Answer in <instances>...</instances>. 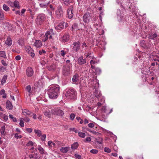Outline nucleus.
Returning <instances> with one entry per match:
<instances>
[{
    "label": "nucleus",
    "mask_w": 159,
    "mask_h": 159,
    "mask_svg": "<svg viewBox=\"0 0 159 159\" xmlns=\"http://www.w3.org/2000/svg\"><path fill=\"white\" fill-rule=\"evenodd\" d=\"M64 4L66 6H68L70 5V0H62Z\"/></svg>",
    "instance_id": "79ce46f5"
},
{
    "label": "nucleus",
    "mask_w": 159,
    "mask_h": 159,
    "mask_svg": "<svg viewBox=\"0 0 159 159\" xmlns=\"http://www.w3.org/2000/svg\"><path fill=\"white\" fill-rule=\"evenodd\" d=\"M97 142L99 144H102V143L103 139L102 138L98 137L96 139Z\"/></svg>",
    "instance_id": "58836bf2"
},
{
    "label": "nucleus",
    "mask_w": 159,
    "mask_h": 159,
    "mask_svg": "<svg viewBox=\"0 0 159 159\" xmlns=\"http://www.w3.org/2000/svg\"><path fill=\"white\" fill-rule=\"evenodd\" d=\"M20 119L23 120H24L25 121L27 122H29L30 121V119L28 117H25L24 118H20Z\"/></svg>",
    "instance_id": "680f3d73"
},
{
    "label": "nucleus",
    "mask_w": 159,
    "mask_h": 159,
    "mask_svg": "<svg viewBox=\"0 0 159 159\" xmlns=\"http://www.w3.org/2000/svg\"><path fill=\"white\" fill-rule=\"evenodd\" d=\"M13 7L17 8H20V6L19 4V2L17 1H15L13 3Z\"/></svg>",
    "instance_id": "e433bc0d"
},
{
    "label": "nucleus",
    "mask_w": 159,
    "mask_h": 159,
    "mask_svg": "<svg viewBox=\"0 0 159 159\" xmlns=\"http://www.w3.org/2000/svg\"><path fill=\"white\" fill-rule=\"evenodd\" d=\"M84 22L85 23L88 24L91 20L92 21H95L96 18L95 17H92L91 14L89 13H86L84 15L83 17Z\"/></svg>",
    "instance_id": "7ed1b4c3"
},
{
    "label": "nucleus",
    "mask_w": 159,
    "mask_h": 159,
    "mask_svg": "<svg viewBox=\"0 0 159 159\" xmlns=\"http://www.w3.org/2000/svg\"><path fill=\"white\" fill-rule=\"evenodd\" d=\"M86 62V58L84 59L83 57L81 56L79 57L78 59V62L79 65H81L84 64Z\"/></svg>",
    "instance_id": "ddd939ff"
},
{
    "label": "nucleus",
    "mask_w": 159,
    "mask_h": 159,
    "mask_svg": "<svg viewBox=\"0 0 159 159\" xmlns=\"http://www.w3.org/2000/svg\"><path fill=\"white\" fill-rule=\"evenodd\" d=\"M157 35L156 34H153L152 33L151 34H150L149 35L148 38L151 39H154L155 38L157 37Z\"/></svg>",
    "instance_id": "c756f323"
},
{
    "label": "nucleus",
    "mask_w": 159,
    "mask_h": 159,
    "mask_svg": "<svg viewBox=\"0 0 159 159\" xmlns=\"http://www.w3.org/2000/svg\"><path fill=\"white\" fill-rule=\"evenodd\" d=\"M34 143L31 141H29V142L27 144V145L28 146H33L34 145Z\"/></svg>",
    "instance_id": "13d9d810"
},
{
    "label": "nucleus",
    "mask_w": 159,
    "mask_h": 159,
    "mask_svg": "<svg viewBox=\"0 0 159 159\" xmlns=\"http://www.w3.org/2000/svg\"><path fill=\"white\" fill-rule=\"evenodd\" d=\"M74 8V6L70 5L67 8V12L68 18H71L73 16V10Z\"/></svg>",
    "instance_id": "6e6552de"
},
{
    "label": "nucleus",
    "mask_w": 159,
    "mask_h": 159,
    "mask_svg": "<svg viewBox=\"0 0 159 159\" xmlns=\"http://www.w3.org/2000/svg\"><path fill=\"white\" fill-rule=\"evenodd\" d=\"M34 73V70L31 67H28L26 71V74L27 76L28 77H32Z\"/></svg>",
    "instance_id": "9d476101"
},
{
    "label": "nucleus",
    "mask_w": 159,
    "mask_h": 159,
    "mask_svg": "<svg viewBox=\"0 0 159 159\" xmlns=\"http://www.w3.org/2000/svg\"><path fill=\"white\" fill-rule=\"evenodd\" d=\"M51 110L50 109V110H49V109H47L46 111L44 113V115L48 117H51Z\"/></svg>",
    "instance_id": "bb28decb"
},
{
    "label": "nucleus",
    "mask_w": 159,
    "mask_h": 159,
    "mask_svg": "<svg viewBox=\"0 0 159 159\" xmlns=\"http://www.w3.org/2000/svg\"><path fill=\"white\" fill-rule=\"evenodd\" d=\"M48 144L49 146L52 147V145H53L54 146L56 145V142L55 143H53L51 141H49L48 142Z\"/></svg>",
    "instance_id": "603ef678"
},
{
    "label": "nucleus",
    "mask_w": 159,
    "mask_h": 159,
    "mask_svg": "<svg viewBox=\"0 0 159 159\" xmlns=\"http://www.w3.org/2000/svg\"><path fill=\"white\" fill-rule=\"evenodd\" d=\"M91 54V53L90 52L88 53H84V56H85L86 58H88V57H90L91 56H89V55Z\"/></svg>",
    "instance_id": "338daca9"
},
{
    "label": "nucleus",
    "mask_w": 159,
    "mask_h": 159,
    "mask_svg": "<svg viewBox=\"0 0 159 159\" xmlns=\"http://www.w3.org/2000/svg\"><path fill=\"white\" fill-rule=\"evenodd\" d=\"M5 128L4 125L2 126L0 129V132L2 135H5L6 132H5Z\"/></svg>",
    "instance_id": "72a5a7b5"
},
{
    "label": "nucleus",
    "mask_w": 159,
    "mask_h": 159,
    "mask_svg": "<svg viewBox=\"0 0 159 159\" xmlns=\"http://www.w3.org/2000/svg\"><path fill=\"white\" fill-rule=\"evenodd\" d=\"M65 96L68 98L75 99L77 97V93L74 89H70L67 91Z\"/></svg>",
    "instance_id": "f03ea898"
},
{
    "label": "nucleus",
    "mask_w": 159,
    "mask_h": 159,
    "mask_svg": "<svg viewBox=\"0 0 159 159\" xmlns=\"http://www.w3.org/2000/svg\"><path fill=\"white\" fill-rule=\"evenodd\" d=\"M22 113L25 116L27 115H30L32 113L31 111L26 109L22 110Z\"/></svg>",
    "instance_id": "cd10ccee"
},
{
    "label": "nucleus",
    "mask_w": 159,
    "mask_h": 159,
    "mask_svg": "<svg viewBox=\"0 0 159 159\" xmlns=\"http://www.w3.org/2000/svg\"><path fill=\"white\" fill-rule=\"evenodd\" d=\"M31 88L30 85H29L27 86L26 88V90L27 92V94H28L29 97H30V95L32 94V92L31 90Z\"/></svg>",
    "instance_id": "aec40b11"
},
{
    "label": "nucleus",
    "mask_w": 159,
    "mask_h": 159,
    "mask_svg": "<svg viewBox=\"0 0 159 159\" xmlns=\"http://www.w3.org/2000/svg\"><path fill=\"white\" fill-rule=\"evenodd\" d=\"M91 140V138L90 137H87L85 139L83 140L84 142L85 143L89 142Z\"/></svg>",
    "instance_id": "8fccbe9b"
},
{
    "label": "nucleus",
    "mask_w": 159,
    "mask_h": 159,
    "mask_svg": "<svg viewBox=\"0 0 159 159\" xmlns=\"http://www.w3.org/2000/svg\"><path fill=\"white\" fill-rule=\"evenodd\" d=\"M86 129L87 131L90 132L93 134L96 135H98L101 134L100 133L98 132H97L94 130L88 128H87Z\"/></svg>",
    "instance_id": "5701e85b"
},
{
    "label": "nucleus",
    "mask_w": 159,
    "mask_h": 159,
    "mask_svg": "<svg viewBox=\"0 0 159 159\" xmlns=\"http://www.w3.org/2000/svg\"><path fill=\"white\" fill-rule=\"evenodd\" d=\"M29 157L30 159H37L38 157L37 154H30L29 155Z\"/></svg>",
    "instance_id": "f704fd0d"
},
{
    "label": "nucleus",
    "mask_w": 159,
    "mask_h": 159,
    "mask_svg": "<svg viewBox=\"0 0 159 159\" xmlns=\"http://www.w3.org/2000/svg\"><path fill=\"white\" fill-rule=\"evenodd\" d=\"M46 35H49V39H51L52 38V35H54V33L53 32V30L52 29H50L48 30L46 32Z\"/></svg>",
    "instance_id": "a211bd4d"
},
{
    "label": "nucleus",
    "mask_w": 159,
    "mask_h": 159,
    "mask_svg": "<svg viewBox=\"0 0 159 159\" xmlns=\"http://www.w3.org/2000/svg\"><path fill=\"white\" fill-rule=\"evenodd\" d=\"M34 133L37 134L38 137H40L41 136L42 133L41 130L38 129H35L34 130Z\"/></svg>",
    "instance_id": "2f4dec72"
},
{
    "label": "nucleus",
    "mask_w": 159,
    "mask_h": 159,
    "mask_svg": "<svg viewBox=\"0 0 159 159\" xmlns=\"http://www.w3.org/2000/svg\"><path fill=\"white\" fill-rule=\"evenodd\" d=\"M79 76L78 74H76L73 76L72 80L73 82L74 83L77 84L79 82Z\"/></svg>",
    "instance_id": "4468645a"
},
{
    "label": "nucleus",
    "mask_w": 159,
    "mask_h": 159,
    "mask_svg": "<svg viewBox=\"0 0 159 159\" xmlns=\"http://www.w3.org/2000/svg\"><path fill=\"white\" fill-rule=\"evenodd\" d=\"M62 143L61 142L57 141L56 142V145L57 146L59 147H61V146H62Z\"/></svg>",
    "instance_id": "de8ad7c7"
},
{
    "label": "nucleus",
    "mask_w": 159,
    "mask_h": 159,
    "mask_svg": "<svg viewBox=\"0 0 159 159\" xmlns=\"http://www.w3.org/2000/svg\"><path fill=\"white\" fill-rule=\"evenodd\" d=\"M39 53L40 55H42L45 54L46 52L44 50L42 49L41 50L39 51Z\"/></svg>",
    "instance_id": "bf43d9fd"
},
{
    "label": "nucleus",
    "mask_w": 159,
    "mask_h": 159,
    "mask_svg": "<svg viewBox=\"0 0 159 159\" xmlns=\"http://www.w3.org/2000/svg\"><path fill=\"white\" fill-rule=\"evenodd\" d=\"M21 127H23L24 126V122L23 120L20 119L19 123Z\"/></svg>",
    "instance_id": "4d7b16f0"
},
{
    "label": "nucleus",
    "mask_w": 159,
    "mask_h": 159,
    "mask_svg": "<svg viewBox=\"0 0 159 159\" xmlns=\"http://www.w3.org/2000/svg\"><path fill=\"white\" fill-rule=\"evenodd\" d=\"M78 135L80 137L83 138H84L86 136V134L85 133H84L81 132H79Z\"/></svg>",
    "instance_id": "4c0bfd02"
},
{
    "label": "nucleus",
    "mask_w": 159,
    "mask_h": 159,
    "mask_svg": "<svg viewBox=\"0 0 159 159\" xmlns=\"http://www.w3.org/2000/svg\"><path fill=\"white\" fill-rule=\"evenodd\" d=\"M0 57L5 58H7L5 52L4 51H0Z\"/></svg>",
    "instance_id": "c9c22d12"
},
{
    "label": "nucleus",
    "mask_w": 159,
    "mask_h": 159,
    "mask_svg": "<svg viewBox=\"0 0 159 159\" xmlns=\"http://www.w3.org/2000/svg\"><path fill=\"white\" fill-rule=\"evenodd\" d=\"M2 119H3L5 121H7L8 119V117L7 116L4 114L3 116Z\"/></svg>",
    "instance_id": "69168bd1"
},
{
    "label": "nucleus",
    "mask_w": 159,
    "mask_h": 159,
    "mask_svg": "<svg viewBox=\"0 0 159 159\" xmlns=\"http://www.w3.org/2000/svg\"><path fill=\"white\" fill-rule=\"evenodd\" d=\"M49 35H46V34L45 33V35L44 36V38L42 39V41L44 42L47 41L48 38H49Z\"/></svg>",
    "instance_id": "a18cd8bd"
},
{
    "label": "nucleus",
    "mask_w": 159,
    "mask_h": 159,
    "mask_svg": "<svg viewBox=\"0 0 159 159\" xmlns=\"http://www.w3.org/2000/svg\"><path fill=\"white\" fill-rule=\"evenodd\" d=\"M7 3L10 5L11 7H13V3L14 2H11L10 1H9L7 2Z\"/></svg>",
    "instance_id": "052dcab7"
},
{
    "label": "nucleus",
    "mask_w": 159,
    "mask_h": 159,
    "mask_svg": "<svg viewBox=\"0 0 159 159\" xmlns=\"http://www.w3.org/2000/svg\"><path fill=\"white\" fill-rule=\"evenodd\" d=\"M100 99V101L101 102H99L97 103V105L98 107H99L101 106L102 105L103 103L104 102V100L103 98H101Z\"/></svg>",
    "instance_id": "ea45409f"
},
{
    "label": "nucleus",
    "mask_w": 159,
    "mask_h": 159,
    "mask_svg": "<svg viewBox=\"0 0 159 159\" xmlns=\"http://www.w3.org/2000/svg\"><path fill=\"white\" fill-rule=\"evenodd\" d=\"M104 151L105 152L107 153H110L111 152V150L109 148L107 147H105L104 148Z\"/></svg>",
    "instance_id": "3c124183"
},
{
    "label": "nucleus",
    "mask_w": 159,
    "mask_h": 159,
    "mask_svg": "<svg viewBox=\"0 0 159 159\" xmlns=\"http://www.w3.org/2000/svg\"><path fill=\"white\" fill-rule=\"evenodd\" d=\"M71 64L66 65L62 68V74L64 75H68L72 72Z\"/></svg>",
    "instance_id": "20e7f679"
},
{
    "label": "nucleus",
    "mask_w": 159,
    "mask_h": 159,
    "mask_svg": "<svg viewBox=\"0 0 159 159\" xmlns=\"http://www.w3.org/2000/svg\"><path fill=\"white\" fill-rule=\"evenodd\" d=\"M42 45L41 41L40 40H36L34 43V46L37 48L41 47Z\"/></svg>",
    "instance_id": "4be33fe9"
},
{
    "label": "nucleus",
    "mask_w": 159,
    "mask_h": 159,
    "mask_svg": "<svg viewBox=\"0 0 159 159\" xmlns=\"http://www.w3.org/2000/svg\"><path fill=\"white\" fill-rule=\"evenodd\" d=\"M46 138V135L45 134H43L42 135L41 137V140L42 141H44L45 140Z\"/></svg>",
    "instance_id": "774afa93"
},
{
    "label": "nucleus",
    "mask_w": 159,
    "mask_h": 159,
    "mask_svg": "<svg viewBox=\"0 0 159 159\" xmlns=\"http://www.w3.org/2000/svg\"><path fill=\"white\" fill-rule=\"evenodd\" d=\"M3 9L6 11H8L9 10V7L6 4H4L3 6Z\"/></svg>",
    "instance_id": "c03bdc74"
},
{
    "label": "nucleus",
    "mask_w": 159,
    "mask_h": 159,
    "mask_svg": "<svg viewBox=\"0 0 159 159\" xmlns=\"http://www.w3.org/2000/svg\"><path fill=\"white\" fill-rule=\"evenodd\" d=\"M26 52L29 54L30 55V56L34 58L35 55L34 53V51L30 47H28L26 48Z\"/></svg>",
    "instance_id": "f8f14e48"
},
{
    "label": "nucleus",
    "mask_w": 159,
    "mask_h": 159,
    "mask_svg": "<svg viewBox=\"0 0 159 159\" xmlns=\"http://www.w3.org/2000/svg\"><path fill=\"white\" fill-rule=\"evenodd\" d=\"M5 43L8 46L10 47L11 46L12 43V41L11 38L9 37H7L5 41Z\"/></svg>",
    "instance_id": "412c9836"
},
{
    "label": "nucleus",
    "mask_w": 159,
    "mask_h": 159,
    "mask_svg": "<svg viewBox=\"0 0 159 159\" xmlns=\"http://www.w3.org/2000/svg\"><path fill=\"white\" fill-rule=\"evenodd\" d=\"M51 113L54 115L62 116L64 114V112L58 108H55L51 109Z\"/></svg>",
    "instance_id": "423d86ee"
},
{
    "label": "nucleus",
    "mask_w": 159,
    "mask_h": 159,
    "mask_svg": "<svg viewBox=\"0 0 159 159\" xmlns=\"http://www.w3.org/2000/svg\"><path fill=\"white\" fill-rule=\"evenodd\" d=\"M70 36L69 33H66L61 37V41L63 43H65L68 42L70 39Z\"/></svg>",
    "instance_id": "1a4fd4ad"
},
{
    "label": "nucleus",
    "mask_w": 159,
    "mask_h": 159,
    "mask_svg": "<svg viewBox=\"0 0 159 159\" xmlns=\"http://www.w3.org/2000/svg\"><path fill=\"white\" fill-rule=\"evenodd\" d=\"M149 64V61L147 60L146 61H143V65L144 67H146L148 66V65Z\"/></svg>",
    "instance_id": "6e6d98bb"
},
{
    "label": "nucleus",
    "mask_w": 159,
    "mask_h": 159,
    "mask_svg": "<svg viewBox=\"0 0 159 159\" xmlns=\"http://www.w3.org/2000/svg\"><path fill=\"white\" fill-rule=\"evenodd\" d=\"M64 22H61L59 24L55 27V29L57 30H61L64 27Z\"/></svg>",
    "instance_id": "dca6fc26"
},
{
    "label": "nucleus",
    "mask_w": 159,
    "mask_h": 159,
    "mask_svg": "<svg viewBox=\"0 0 159 159\" xmlns=\"http://www.w3.org/2000/svg\"><path fill=\"white\" fill-rule=\"evenodd\" d=\"M75 117V115L74 114L71 113L70 116V118L71 120H73Z\"/></svg>",
    "instance_id": "0e129e2a"
},
{
    "label": "nucleus",
    "mask_w": 159,
    "mask_h": 159,
    "mask_svg": "<svg viewBox=\"0 0 159 159\" xmlns=\"http://www.w3.org/2000/svg\"><path fill=\"white\" fill-rule=\"evenodd\" d=\"M94 94L95 97L98 99L99 100L100 98H102V94L100 92H99L98 90L97 89H95L94 92Z\"/></svg>",
    "instance_id": "2eb2a0df"
},
{
    "label": "nucleus",
    "mask_w": 159,
    "mask_h": 159,
    "mask_svg": "<svg viewBox=\"0 0 159 159\" xmlns=\"http://www.w3.org/2000/svg\"><path fill=\"white\" fill-rule=\"evenodd\" d=\"M55 13L57 17L59 19L62 17L63 15V12L61 6L58 7L56 10Z\"/></svg>",
    "instance_id": "0eeeda50"
},
{
    "label": "nucleus",
    "mask_w": 159,
    "mask_h": 159,
    "mask_svg": "<svg viewBox=\"0 0 159 159\" xmlns=\"http://www.w3.org/2000/svg\"><path fill=\"white\" fill-rule=\"evenodd\" d=\"M6 107L7 109L11 110L12 109L13 106L11 102L9 101H7L6 103Z\"/></svg>",
    "instance_id": "6ab92c4d"
},
{
    "label": "nucleus",
    "mask_w": 159,
    "mask_h": 159,
    "mask_svg": "<svg viewBox=\"0 0 159 159\" xmlns=\"http://www.w3.org/2000/svg\"><path fill=\"white\" fill-rule=\"evenodd\" d=\"M140 46L144 48H148L150 47L149 46H147L144 40H142L140 42Z\"/></svg>",
    "instance_id": "393cba45"
},
{
    "label": "nucleus",
    "mask_w": 159,
    "mask_h": 159,
    "mask_svg": "<svg viewBox=\"0 0 159 159\" xmlns=\"http://www.w3.org/2000/svg\"><path fill=\"white\" fill-rule=\"evenodd\" d=\"M67 53V52L65 50H62L60 51V55L63 57H64Z\"/></svg>",
    "instance_id": "a19ab883"
},
{
    "label": "nucleus",
    "mask_w": 159,
    "mask_h": 159,
    "mask_svg": "<svg viewBox=\"0 0 159 159\" xmlns=\"http://www.w3.org/2000/svg\"><path fill=\"white\" fill-rule=\"evenodd\" d=\"M78 146L79 144L77 142H76L72 144L71 148L73 149H75L78 147Z\"/></svg>",
    "instance_id": "7c9ffc66"
},
{
    "label": "nucleus",
    "mask_w": 159,
    "mask_h": 159,
    "mask_svg": "<svg viewBox=\"0 0 159 159\" xmlns=\"http://www.w3.org/2000/svg\"><path fill=\"white\" fill-rule=\"evenodd\" d=\"M73 46V50L77 52L80 49V43L79 41L75 42H73L72 44Z\"/></svg>",
    "instance_id": "9b49d317"
},
{
    "label": "nucleus",
    "mask_w": 159,
    "mask_h": 159,
    "mask_svg": "<svg viewBox=\"0 0 159 159\" xmlns=\"http://www.w3.org/2000/svg\"><path fill=\"white\" fill-rule=\"evenodd\" d=\"M84 33L87 36L92 34V30L89 27L88 28L87 27L84 26Z\"/></svg>",
    "instance_id": "f3484780"
},
{
    "label": "nucleus",
    "mask_w": 159,
    "mask_h": 159,
    "mask_svg": "<svg viewBox=\"0 0 159 159\" xmlns=\"http://www.w3.org/2000/svg\"><path fill=\"white\" fill-rule=\"evenodd\" d=\"M1 62L2 64L4 66H7V64L3 60H2L1 61Z\"/></svg>",
    "instance_id": "e2e57ef3"
},
{
    "label": "nucleus",
    "mask_w": 159,
    "mask_h": 159,
    "mask_svg": "<svg viewBox=\"0 0 159 159\" xmlns=\"http://www.w3.org/2000/svg\"><path fill=\"white\" fill-rule=\"evenodd\" d=\"M60 93L59 86L57 84L50 85L48 88V94L51 99H55Z\"/></svg>",
    "instance_id": "f257e3e1"
},
{
    "label": "nucleus",
    "mask_w": 159,
    "mask_h": 159,
    "mask_svg": "<svg viewBox=\"0 0 159 159\" xmlns=\"http://www.w3.org/2000/svg\"><path fill=\"white\" fill-rule=\"evenodd\" d=\"M72 28L73 31V30L75 29H78V24L76 23H74L72 26Z\"/></svg>",
    "instance_id": "37998d69"
},
{
    "label": "nucleus",
    "mask_w": 159,
    "mask_h": 159,
    "mask_svg": "<svg viewBox=\"0 0 159 159\" xmlns=\"http://www.w3.org/2000/svg\"><path fill=\"white\" fill-rule=\"evenodd\" d=\"M45 20V17L43 14H39L36 19V22L37 25H41Z\"/></svg>",
    "instance_id": "39448f33"
},
{
    "label": "nucleus",
    "mask_w": 159,
    "mask_h": 159,
    "mask_svg": "<svg viewBox=\"0 0 159 159\" xmlns=\"http://www.w3.org/2000/svg\"><path fill=\"white\" fill-rule=\"evenodd\" d=\"M7 75H5L2 78V79L1 81V83L2 84H3L4 83H5L6 82V80L7 79Z\"/></svg>",
    "instance_id": "473e14b6"
},
{
    "label": "nucleus",
    "mask_w": 159,
    "mask_h": 159,
    "mask_svg": "<svg viewBox=\"0 0 159 159\" xmlns=\"http://www.w3.org/2000/svg\"><path fill=\"white\" fill-rule=\"evenodd\" d=\"M70 148L69 147H62L60 149V151L63 153H65L67 152Z\"/></svg>",
    "instance_id": "b1692460"
},
{
    "label": "nucleus",
    "mask_w": 159,
    "mask_h": 159,
    "mask_svg": "<svg viewBox=\"0 0 159 159\" xmlns=\"http://www.w3.org/2000/svg\"><path fill=\"white\" fill-rule=\"evenodd\" d=\"M9 117L10 118L12 119L13 121L14 122H16L17 121L16 118L14 117L13 115L11 114H10L9 115Z\"/></svg>",
    "instance_id": "09e8293b"
},
{
    "label": "nucleus",
    "mask_w": 159,
    "mask_h": 159,
    "mask_svg": "<svg viewBox=\"0 0 159 159\" xmlns=\"http://www.w3.org/2000/svg\"><path fill=\"white\" fill-rule=\"evenodd\" d=\"M56 67V65L54 64H53L51 66H48L47 67V69L49 71H54L55 70Z\"/></svg>",
    "instance_id": "a878e982"
},
{
    "label": "nucleus",
    "mask_w": 159,
    "mask_h": 159,
    "mask_svg": "<svg viewBox=\"0 0 159 159\" xmlns=\"http://www.w3.org/2000/svg\"><path fill=\"white\" fill-rule=\"evenodd\" d=\"M49 35H46V34L45 33V35L44 36V38L42 39V41L44 42L47 41L48 38H49Z\"/></svg>",
    "instance_id": "49530a36"
},
{
    "label": "nucleus",
    "mask_w": 159,
    "mask_h": 159,
    "mask_svg": "<svg viewBox=\"0 0 159 159\" xmlns=\"http://www.w3.org/2000/svg\"><path fill=\"white\" fill-rule=\"evenodd\" d=\"M98 151L97 150L95 149H93L91 150L90 151L91 153L93 154H96L98 152Z\"/></svg>",
    "instance_id": "864d4df0"
},
{
    "label": "nucleus",
    "mask_w": 159,
    "mask_h": 159,
    "mask_svg": "<svg viewBox=\"0 0 159 159\" xmlns=\"http://www.w3.org/2000/svg\"><path fill=\"white\" fill-rule=\"evenodd\" d=\"M15 137L17 139H20L22 137V136L20 135H19L18 134L16 133L14 135Z\"/></svg>",
    "instance_id": "5fc2aeb1"
},
{
    "label": "nucleus",
    "mask_w": 159,
    "mask_h": 159,
    "mask_svg": "<svg viewBox=\"0 0 159 159\" xmlns=\"http://www.w3.org/2000/svg\"><path fill=\"white\" fill-rule=\"evenodd\" d=\"M39 150V153L41 154H44L45 151L44 149L41 147L40 145H38L37 148Z\"/></svg>",
    "instance_id": "c85d7f7f"
}]
</instances>
